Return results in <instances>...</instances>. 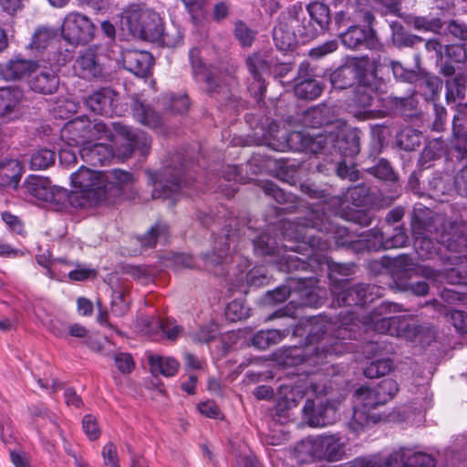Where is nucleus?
Segmentation results:
<instances>
[{
	"label": "nucleus",
	"instance_id": "f704fd0d",
	"mask_svg": "<svg viewBox=\"0 0 467 467\" xmlns=\"http://www.w3.org/2000/svg\"><path fill=\"white\" fill-rule=\"evenodd\" d=\"M30 88L39 93L52 94L58 87V78L52 70H45L30 80Z\"/></svg>",
	"mask_w": 467,
	"mask_h": 467
},
{
	"label": "nucleus",
	"instance_id": "338daca9",
	"mask_svg": "<svg viewBox=\"0 0 467 467\" xmlns=\"http://www.w3.org/2000/svg\"><path fill=\"white\" fill-rule=\"evenodd\" d=\"M189 99L185 94L170 97L169 107L174 112L183 113L189 109Z\"/></svg>",
	"mask_w": 467,
	"mask_h": 467
},
{
	"label": "nucleus",
	"instance_id": "6ab92c4d",
	"mask_svg": "<svg viewBox=\"0 0 467 467\" xmlns=\"http://www.w3.org/2000/svg\"><path fill=\"white\" fill-rule=\"evenodd\" d=\"M323 87L309 73V64L303 62L298 68L294 91L296 97L304 99H316L322 93Z\"/></svg>",
	"mask_w": 467,
	"mask_h": 467
},
{
	"label": "nucleus",
	"instance_id": "aec40b11",
	"mask_svg": "<svg viewBox=\"0 0 467 467\" xmlns=\"http://www.w3.org/2000/svg\"><path fill=\"white\" fill-rule=\"evenodd\" d=\"M336 411L330 405L320 403L315 405L314 400H307L303 408V417L312 427H322L335 420Z\"/></svg>",
	"mask_w": 467,
	"mask_h": 467
},
{
	"label": "nucleus",
	"instance_id": "bb28decb",
	"mask_svg": "<svg viewBox=\"0 0 467 467\" xmlns=\"http://www.w3.org/2000/svg\"><path fill=\"white\" fill-rule=\"evenodd\" d=\"M133 182L132 174L122 170H112L104 172L105 201L119 194L123 187L131 184Z\"/></svg>",
	"mask_w": 467,
	"mask_h": 467
},
{
	"label": "nucleus",
	"instance_id": "774afa93",
	"mask_svg": "<svg viewBox=\"0 0 467 467\" xmlns=\"http://www.w3.org/2000/svg\"><path fill=\"white\" fill-rule=\"evenodd\" d=\"M451 320L457 331L467 333V312L452 310L451 312Z\"/></svg>",
	"mask_w": 467,
	"mask_h": 467
},
{
	"label": "nucleus",
	"instance_id": "603ef678",
	"mask_svg": "<svg viewBox=\"0 0 467 467\" xmlns=\"http://www.w3.org/2000/svg\"><path fill=\"white\" fill-rule=\"evenodd\" d=\"M296 277H293L289 282V287L286 285L280 286L268 294L269 301L273 303H282L287 297L295 298L294 288L296 287Z\"/></svg>",
	"mask_w": 467,
	"mask_h": 467
},
{
	"label": "nucleus",
	"instance_id": "6e6d98bb",
	"mask_svg": "<svg viewBox=\"0 0 467 467\" xmlns=\"http://www.w3.org/2000/svg\"><path fill=\"white\" fill-rule=\"evenodd\" d=\"M102 458L106 467H119L118 450L114 443L108 442L103 447Z\"/></svg>",
	"mask_w": 467,
	"mask_h": 467
},
{
	"label": "nucleus",
	"instance_id": "49530a36",
	"mask_svg": "<svg viewBox=\"0 0 467 467\" xmlns=\"http://www.w3.org/2000/svg\"><path fill=\"white\" fill-rule=\"evenodd\" d=\"M373 389L383 404L389 401L399 390L397 382L392 379H382Z\"/></svg>",
	"mask_w": 467,
	"mask_h": 467
},
{
	"label": "nucleus",
	"instance_id": "864d4df0",
	"mask_svg": "<svg viewBox=\"0 0 467 467\" xmlns=\"http://www.w3.org/2000/svg\"><path fill=\"white\" fill-rule=\"evenodd\" d=\"M367 198L368 189L363 185L349 188L346 194L347 201L357 207L362 206L366 202Z\"/></svg>",
	"mask_w": 467,
	"mask_h": 467
},
{
	"label": "nucleus",
	"instance_id": "13d9d810",
	"mask_svg": "<svg viewBox=\"0 0 467 467\" xmlns=\"http://www.w3.org/2000/svg\"><path fill=\"white\" fill-rule=\"evenodd\" d=\"M217 329L214 326H208L199 328L192 334V338L196 343H208L215 338Z\"/></svg>",
	"mask_w": 467,
	"mask_h": 467
},
{
	"label": "nucleus",
	"instance_id": "09e8293b",
	"mask_svg": "<svg viewBox=\"0 0 467 467\" xmlns=\"http://www.w3.org/2000/svg\"><path fill=\"white\" fill-rule=\"evenodd\" d=\"M466 87L462 78H454L446 82V99L448 103L464 97Z\"/></svg>",
	"mask_w": 467,
	"mask_h": 467
},
{
	"label": "nucleus",
	"instance_id": "f3484780",
	"mask_svg": "<svg viewBox=\"0 0 467 467\" xmlns=\"http://www.w3.org/2000/svg\"><path fill=\"white\" fill-rule=\"evenodd\" d=\"M189 57L196 81L205 84L204 88L210 94L220 92L222 86L214 72V68L207 67L202 61L200 50L197 48L191 49Z\"/></svg>",
	"mask_w": 467,
	"mask_h": 467
},
{
	"label": "nucleus",
	"instance_id": "7c9ffc66",
	"mask_svg": "<svg viewBox=\"0 0 467 467\" xmlns=\"http://www.w3.org/2000/svg\"><path fill=\"white\" fill-rule=\"evenodd\" d=\"M132 113L141 124L152 129L161 126V118L150 105L144 104L139 99H133Z\"/></svg>",
	"mask_w": 467,
	"mask_h": 467
},
{
	"label": "nucleus",
	"instance_id": "c85d7f7f",
	"mask_svg": "<svg viewBox=\"0 0 467 467\" xmlns=\"http://www.w3.org/2000/svg\"><path fill=\"white\" fill-rule=\"evenodd\" d=\"M451 233L443 234L438 241L448 250L462 252L467 248V225L451 226Z\"/></svg>",
	"mask_w": 467,
	"mask_h": 467
},
{
	"label": "nucleus",
	"instance_id": "0eeeda50",
	"mask_svg": "<svg viewBox=\"0 0 467 467\" xmlns=\"http://www.w3.org/2000/svg\"><path fill=\"white\" fill-rule=\"evenodd\" d=\"M345 445L337 434L322 435L302 441L296 445V452L299 456L308 455L313 459L337 462L345 456Z\"/></svg>",
	"mask_w": 467,
	"mask_h": 467
},
{
	"label": "nucleus",
	"instance_id": "e2e57ef3",
	"mask_svg": "<svg viewBox=\"0 0 467 467\" xmlns=\"http://www.w3.org/2000/svg\"><path fill=\"white\" fill-rule=\"evenodd\" d=\"M129 309L128 303L121 292H114L111 301V312L115 316L121 317L126 314Z\"/></svg>",
	"mask_w": 467,
	"mask_h": 467
},
{
	"label": "nucleus",
	"instance_id": "69168bd1",
	"mask_svg": "<svg viewBox=\"0 0 467 467\" xmlns=\"http://www.w3.org/2000/svg\"><path fill=\"white\" fill-rule=\"evenodd\" d=\"M115 364L121 373H130L134 368L132 357L128 353H118L114 357Z\"/></svg>",
	"mask_w": 467,
	"mask_h": 467
},
{
	"label": "nucleus",
	"instance_id": "bf43d9fd",
	"mask_svg": "<svg viewBox=\"0 0 467 467\" xmlns=\"http://www.w3.org/2000/svg\"><path fill=\"white\" fill-rule=\"evenodd\" d=\"M266 195L272 196L277 202L283 203L290 198L282 189L273 182H265L262 186Z\"/></svg>",
	"mask_w": 467,
	"mask_h": 467
},
{
	"label": "nucleus",
	"instance_id": "0e129e2a",
	"mask_svg": "<svg viewBox=\"0 0 467 467\" xmlns=\"http://www.w3.org/2000/svg\"><path fill=\"white\" fill-rule=\"evenodd\" d=\"M2 12L5 13L11 18H14L23 8V0H0ZM13 19L9 24H13Z\"/></svg>",
	"mask_w": 467,
	"mask_h": 467
},
{
	"label": "nucleus",
	"instance_id": "37998d69",
	"mask_svg": "<svg viewBox=\"0 0 467 467\" xmlns=\"http://www.w3.org/2000/svg\"><path fill=\"white\" fill-rule=\"evenodd\" d=\"M55 36L56 33L52 29L45 26L38 27L32 36L29 47L36 50L45 49L54 41Z\"/></svg>",
	"mask_w": 467,
	"mask_h": 467
},
{
	"label": "nucleus",
	"instance_id": "4be33fe9",
	"mask_svg": "<svg viewBox=\"0 0 467 467\" xmlns=\"http://www.w3.org/2000/svg\"><path fill=\"white\" fill-rule=\"evenodd\" d=\"M121 57L125 69L139 77H145L153 62L149 52L135 49L124 50Z\"/></svg>",
	"mask_w": 467,
	"mask_h": 467
},
{
	"label": "nucleus",
	"instance_id": "79ce46f5",
	"mask_svg": "<svg viewBox=\"0 0 467 467\" xmlns=\"http://www.w3.org/2000/svg\"><path fill=\"white\" fill-rule=\"evenodd\" d=\"M422 134L412 128H405L398 136L397 142L404 150L410 151L418 148L421 143Z\"/></svg>",
	"mask_w": 467,
	"mask_h": 467
},
{
	"label": "nucleus",
	"instance_id": "a18cd8bd",
	"mask_svg": "<svg viewBox=\"0 0 467 467\" xmlns=\"http://www.w3.org/2000/svg\"><path fill=\"white\" fill-rule=\"evenodd\" d=\"M414 245L416 253L422 260L431 259L439 253L437 244L426 236L417 237Z\"/></svg>",
	"mask_w": 467,
	"mask_h": 467
},
{
	"label": "nucleus",
	"instance_id": "680f3d73",
	"mask_svg": "<svg viewBox=\"0 0 467 467\" xmlns=\"http://www.w3.org/2000/svg\"><path fill=\"white\" fill-rule=\"evenodd\" d=\"M84 432L89 440L95 441L100 435V430L98 427L96 419L91 415H86L82 421Z\"/></svg>",
	"mask_w": 467,
	"mask_h": 467
},
{
	"label": "nucleus",
	"instance_id": "9b49d317",
	"mask_svg": "<svg viewBox=\"0 0 467 467\" xmlns=\"http://www.w3.org/2000/svg\"><path fill=\"white\" fill-rule=\"evenodd\" d=\"M105 201V191L88 192L82 189H75L68 192L61 188L57 200V211L62 212L68 208H88Z\"/></svg>",
	"mask_w": 467,
	"mask_h": 467
},
{
	"label": "nucleus",
	"instance_id": "a211bd4d",
	"mask_svg": "<svg viewBox=\"0 0 467 467\" xmlns=\"http://www.w3.org/2000/svg\"><path fill=\"white\" fill-rule=\"evenodd\" d=\"M97 46H91L79 51L73 68L75 73L86 79H92L101 77L102 67L98 60Z\"/></svg>",
	"mask_w": 467,
	"mask_h": 467
},
{
	"label": "nucleus",
	"instance_id": "c756f323",
	"mask_svg": "<svg viewBox=\"0 0 467 467\" xmlns=\"http://www.w3.org/2000/svg\"><path fill=\"white\" fill-rule=\"evenodd\" d=\"M148 361L150 372L155 376L160 374L164 377H172L177 373L180 366L173 358L155 354H149Z\"/></svg>",
	"mask_w": 467,
	"mask_h": 467
},
{
	"label": "nucleus",
	"instance_id": "58836bf2",
	"mask_svg": "<svg viewBox=\"0 0 467 467\" xmlns=\"http://www.w3.org/2000/svg\"><path fill=\"white\" fill-rule=\"evenodd\" d=\"M354 403L357 407H360L368 411L370 409H375L378 406L383 405L379 400V396L376 394L373 387L361 386L354 394Z\"/></svg>",
	"mask_w": 467,
	"mask_h": 467
},
{
	"label": "nucleus",
	"instance_id": "052dcab7",
	"mask_svg": "<svg viewBox=\"0 0 467 467\" xmlns=\"http://www.w3.org/2000/svg\"><path fill=\"white\" fill-rule=\"evenodd\" d=\"M370 173L382 180H391L393 171L389 162L386 160H380L377 165L369 169Z\"/></svg>",
	"mask_w": 467,
	"mask_h": 467
},
{
	"label": "nucleus",
	"instance_id": "f8f14e48",
	"mask_svg": "<svg viewBox=\"0 0 467 467\" xmlns=\"http://www.w3.org/2000/svg\"><path fill=\"white\" fill-rule=\"evenodd\" d=\"M420 275L434 282L442 283L445 281L451 285H460L458 290L445 289L442 291L441 296L448 302L462 300L460 296H467V287L462 285L465 283L463 281L464 277L454 268L446 273H441L431 267L423 266L420 268Z\"/></svg>",
	"mask_w": 467,
	"mask_h": 467
},
{
	"label": "nucleus",
	"instance_id": "6e6552de",
	"mask_svg": "<svg viewBox=\"0 0 467 467\" xmlns=\"http://www.w3.org/2000/svg\"><path fill=\"white\" fill-rule=\"evenodd\" d=\"M96 26L91 19L78 12L67 14L62 24L61 35L71 45H86L95 36Z\"/></svg>",
	"mask_w": 467,
	"mask_h": 467
},
{
	"label": "nucleus",
	"instance_id": "a19ab883",
	"mask_svg": "<svg viewBox=\"0 0 467 467\" xmlns=\"http://www.w3.org/2000/svg\"><path fill=\"white\" fill-rule=\"evenodd\" d=\"M329 109L325 107H315L305 111L302 123L305 127L317 128L329 122Z\"/></svg>",
	"mask_w": 467,
	"mask_h": 467
},
{
	"label": "nucleus",
	"instance_id": "b1692460",
	"mask_svg": "<svg viewBox=\"0 0 467 467\" xmlns=\"http://www.w3.org/2000/svg\"><path fill=\"white\" fill-rule=\"evenodd\" d=\"M235 234L232 230H226L224 237H220L215 242V251L211 254L203 255V262L208 271H213L214 274H219L214 268L218 265H223L227 262L230 254V245L234 242Z\"/></svg>",
	"mask_w": 467,
	"mask_h": 467
},
{
	"label": "nucleus",
	"instance_id": "20e7f679",
	"mask_svg": "<svg viewBox=\"0 0 467 467\" xmlns=\"http://www.w3.org/2000/svg\"><path fill=\"white\" fill-rule=\"evenodd\" d=\"M111 127L112 130L101 121L91 122L87 117H79L67 121L61 129L60 136L69 146L81 147L89 140H113L115 136H119L125 140V150L121 152L124 159L130 158L135 150L143 156L149 152L151 140L145 132H135L119 122H112Z\"/></svg>",
	"mask_w": 467,
	"mask_h": 467
},
{
	"label": "nucleus",
	"instance_id": "5701e85b",
	"mask_svg": "<svg viewBox=\"0 0 467 467\" xmlns=\"http://www.w3.org/2000/svg\"><path fill=\"white\" fill-rule=\"evenodd\" d=\"M272 62L273 58L265 53H256L247 58L246 64L254 80L251 88H257L260 95L265 90L263 76L270 73Z\"/></svg>",
	"mask_w": 467,
	"mask_h": 467
},
{
	"label": "nucleus",
	"instance_id": "39448f33",
	"mask_svg": "<svg viewBox=\"0 0 467 467\" xmlns=\"http://www.w3.org/2000/svg\"><path fill=\"white\" fill-rule=\"evenodd\" d=\"M288 22L297 23V35L302 42L313 39L322 33L313 20L306 17L302 6L295 5L281 13L273 30L275 46L283 51L289 50L296 45V33L288 28Z\"/></svg>",
	"mask_w": 467,
	"mask_h": 467
},
{
	"label": "nucleus",
	"instance_id": "5fc2aeb1",
	"mask_svg": "<svg viewBox=\"0 0 467 467\" xmlns=\"http://www.w3.org/2000/svg\"><path fill=\"white\" fill-rule=\"evenodd\" d=\"M226 317L231 321H237L248 317V309L240 302L229 303L225 309Z\"/></svg>",
	"mask_w": 467,
	"mask_h": 467
},
{
	"label": "nucleus",
	"instance_id": "ea45409f",
	"mask_svg": "<svg viewBox=\"0 0 467 467\" xmlns=\"http://www.w3.org/2000/svg\"><path fill=\"white\" fill-rule=\"evenodd\" d=\"M168 234V226L164 223H156L150 231L138 237V241L145 249L152 248L158 242H166Z\"/></svg>",
	"mask_w": 467,
	"mask_h": 467
},
{
	"label": "nucleus",
	"instance_id": "ddd939ff",
	"mask_svg": "<svg viewBox=\"0 0 467 467\" xmlns=\"http://www.w3.org/2000/svg\"><path fill=\"white\" fill-rule=\"evenodd\" d=\"M385 464L386 467H435V461L427 453L402 447L393 451Z\"/></svg>",
	"mask_w": 467,
	"mask_h": 467
},
{
	"label": "nucleus",
	"instance_id": "1a4fd4ad",
	"mask_svg": "<svg viewBox=\"0 0 467 467\" xmlns=\"http://www.w3.org/2000/svg\"><path fill=\"white\" fill-rule=\"evenodd\" d=\"M185 171L180 168L179 171L173 174L170 169H165L163 174L149 171L147 172L148 180L152 185V198L153 199H171L173 195L177 194L188 183L185 176Z\"/></svg>",
	"mask_w": 467,
	"mask_h": 467
},
{
	"label": "nucleus",
	"instance_id": "2eb2a0df",
	"mask_svg": "<svg viewBox=\"0 0 467 467\" xmlns=\"http://www.w3.org/2000/svg\"><path fill=\"white\" fill-rule=\"evenodd\" d=\"M317 280L315 277L298 276L294 288L295 298L291 304L299 306L317 307L322 304L323 296L316 287Z\"/></svg>",
	"mask_w": 467,
	"mask_h": 467
},
{
	"label": "nucleus",
	"instance_id": "3c124183",
	"mask_svg": "<svg viewBox=\"0 0 467 467\" xmlns=\"http://www.w3.org/2000/svg\"><path fill=\"white\" fill-rule=\"evenodd\" d=\"M397 287L405 292H410L415 296H425L429 291V285L424 281L409 282L400 279L396 282Z\"/></svg>",
	"mask_w": 467,
	"mask_h": 467
},
{
	"label": "nucleus",
	"instance_id": "de8ad7c7",
	"mask_svg": "<svg viewBox=\"0 0 467 467\" xmlns=\"http://www.w3.org/2000/svg\"><path fill=\"white\" fill-rule=\"evenodd\" d=\"M392 368V361L389 358L373 360L364 368V375L367 378L374 379L386 375Z\"/></svg>",
	"mask_w": 467,
	"mask_h": 467
},
{
	"label": "nucleus",
	"instance_id": "dca6fc26",
	"mask_svg": "<svg viewBox=\"0 0 467 467\" xmlns=\"http://www.w3.org/2000/svg\"><path fill=\"white\" fill-rule=\"evenodd\" d=\"M118 94L109 88H103L88 96L87 107L96 114L111 117L118 114Z\"/></svg>",
	"mask_w": 467,
	"mask_h": 467
},
{
	"label": "nucleus",
	"instance_id": "c9c22d12",
	"mask_svg": "<svg viewBox=\"0 0 467 467\" xmlns=\"http://www.w3.org/2000/svg\"><path fill=\"white\" fill-rule=\"evenodd\" d=\"M372 33L371 28L353 26H349L345 33L340 34V38L345 47L355 49L363 45Z\"/></svg>",
	"mask_w": 467,
	"mask_h": 467
},
{
	"label": "nucleus",
	"instance_id": "72a5a7b5",
	"mask_svg": "<svg viewBox=\"0 0 467 467\" xmlns=\"http://www.w3.org/2000/svg\"><path fill=\"white\" fill-rule=\"evenodd\" d=\"M358 78V69L355 64L349 63L337 68L331 74L330 79L334 88L344 89L351 87Z\"/></svg>",
	"mask_w": 467,
	"mask_h": 467
},
{
	"label": "nucleus",
	"instance_id": "412c9836",
	"mask_svg": "<svg viewBox=\"0 0 467 467\" xmlns=\"http://www.w3.org/2000/svg\"><path fill=\"white\" fill-rule=\"evenodd\" d=\"M22 99L20 89L0 88V117L8 120L18 119L22 114Z\"/></svg>",
	"mask_w": 467,
	"mask_h": 467
},
{
	"label": "nucleus",
	"instance_id": "423d86ee",
	"mask_svg": "<svg viewBox=\"0 0 467 467\" xmlns=\"http://www.w3.org/2000/svg\"><path fill=\"white\" fill-rule=\"evenodd\" d=\"M121 25L139 38L154 42L163 36V26L158 13L139 5L129 6L122 14Z\"/></svg>",
	"mask_w": 467,
	"mask_h": 467
},
{
	"label": "nucleus",
	"instance_id": "8fccbe9b",
	"mask_svg": "<svg viewBox=\"0 0 467 467\" xmlns=\"http://www.w3.org/2000/svg\"><path fill=\"white\" fill-rule=\"evenodd\" d=\"M234 32L235 38L243 47H250L253 44L255 34L244 22H235Z\"/></svg>",
	"mask_w": 467,
	"mask_h": 467
},
{
	"label": "nucleus",
	"instance_id": "9d476101",
	"mask_svg": "<svg viewBox=\"0 0 467 467\" xmlns=\"http://www.w3.org/2000/svg\"><path fill=\"white\" fill-rule=\"evenodd\" d=\"M374 286L358 284L348 286L347 281H338L332 285L331 293L338 306L361 307L373 300Z\"/></svg>",
	"mask_w": 467,
	"mask_h": 467
},
{
	"label": "nucleus",
	"instance_id": "4d7b16f0",
	"mask_svg": "<svg viewBox=\"0 0 467 467\" xmlns=\"http://www.w3.org/2000/svg\"><path fill=\"white\" fill-rule=\"evenodd\" d=\"M187 8L188 12L192 15L195 23L200 22L204 17L203 7L205 5L204 0H182Z\"/></svg>",
	"mask_w": 467,
	"mask_h": 467
},
{
	"label": "nucleus",
	"instance_id": "c03bdc74",
	"mask_svg": "<svg viewBox=\"0 0 467 467\" xmlns=\"http://www.w3.org/2000/svg\"><path fill=\"white\" fill-rule=\"evenodd\" d=\"M56 154L48 149H40L36 150L30 159V168L32 170H45L55 162Z\"/></svg>",
	"mask_w": 467,
	"mask_h": 467
},
{
	"label": "nucleus",
	"instance_id": "a878e982",
	"mask_svg": "<svg viewBox=\"0 0 467 467\" xmlns=\"http://www.w3.org/2000/svg\"><path fill=\"white\" fill-rule=\"evenodd\" d=\"M78 152L84 161L93 166L104 165L113 157L109 145L104 142L92 143V140L81 147Z\"/></svg>",
	"mask_w": 467,
	"mask_h": 467
},
{
	"label": "nucleus",
	"instance_id": "473e14b6",
	"mask_svg": "<svg viewBox=\"0 0 467 467\" xmlns=\"http://www.w3.org/2000/svg\"><path fill=\"white\" fill-rule=\"evenodd\" d=\"M380 420L379 415L369 413L360 407L354 405L353 415L348 423V429L355 434H359L368 428L371 424H375Z\"/></svg>",
	"mask_w": 467,
	"mask_h": 467
},
{
	"label": "nucleus",
	"instance_id": "7ed1b4c3",
	"mask_svg": "<svg viewBox=\"0 0 467 467\" xmlns=\"http://www.w3.org/2000/svg\"><path fill=\"white\" fill-rule=\"evenodd\" d=\"M282 140L272 139L270 147L278 151L287 150L310 151L312 153L337 152L345 157H354L359 152V134L355 129L327 127L323 132L292 131L284 132Z\"/></svg>",
	"mask_w": 467,
	"mask_h": 467
},
{
	"label": "nucleus",
	"instance_id": "4468645a",
	"mask_svg": "<svg viewBox=\"0 0 467 467\" xmlns=\"http://www.w3.org/2000/svg\"><path fill=\"white\" fill-rule=\"evenodd\" d=\"M25 187L31 196L57 211V200L61 187L53 185L47 178L40 176H29L25 182Z\"/></svg>",
	"mask_w": 467,
	"mask_h": 467
},
{
	"label": "nucleus",
	"instance_id": "393cba45",
	"mask_svg": "<svg viewBox=\"0 0 467 467\" xmlns=\"http://www.w3.org/2000/svg\"><path fill=\"white\" fill-rule=\"evenodd\" d=\"M71 183L75 189H82L88 192L103 190L104 172L92 171L81 166L71 175Z\"/></svg>",
	"mask_w": 467,
	"mask_h": 467
},
{
	"label": "nucleus",
	"instance_id": "f03ea898",
	"mask_svg": "<svg viewBox=\"0 0 467 467\" xmlns=\"http://www.w3.org/2000/svg\"><path fill=\"white\" fill-rule=\"evenodd\" d=\"M400 311V306L390 302L381 303L369 314L362 316V319H359L358 313L348 311L340 320L335 337L327 336L326 325L319 323L316 318H311L310 322L315 321V327L309 335L313 340L317 338V346L313 349L310 346L307 347L305 354L307 356L306 361L319 364L327 356L342 354L346 349L342 340L357 338L361 327H364L366 331L372 329L379 334L404 337L421 344H428L434 338L435 333L432 329H428L429 336L425 338L423 327L410 324L403 316L391 315Z\"/></svg>",
	"mask_w": 467,
	"mask_h": 467
},
{
	"label": "nucleus",
	"instance_id": "4c0bfd02",
	"mask_svg": "<svg viewBox=\"0 0 467 467\" xmlns=\"http://www.w3.org/2000/svg\"><path fill=\"white\" fill-rule=\"evenodd\" d=\"M306 10L308 16L317 26V28L324 33L331 20L329 7L323 3L313 2L307 5Z\"/></svg>",
	"mask_w": 467,
	"mask_h": 467
},
{
	"label": "nucleus",
	"instance_id": "e433bc0d",
	"mask_svg": "<svg viewBox=\"0 0 467 467\" xmlns=\"http://www.w3.org/2000/svg\"><path fill=\"white\" fill-rule=\"evenodd\" d=\"M289 334L288 329L260 330L253 337V345L259 349H266L280 343Z\"/></svg>",
	"mask_w": 467,
	"mask_h": 467
},
{
	"label": "nucleus",
	"instance_id": "2f4dec72",
	"mask_svg": "<svg viewBox=\"0 0 467 467\" xmlns=\"http://www.w3.org/2000/svg\"><path fill=\"white\" fill-rule=\"evenodd\" d=\"M36 67V64L32 60L16 58L8 61L2 69V73L6 79H20L28 76Z\"/></svg>",
	"mask_w": 467,
	"mask_h": 467
},
{
	"label": "nucleus",
	"instance_id": "f257e3e1",
	"mask_svg": "<svg viewBox=\"0 0 467 467\" xmlns=\"http://www.w3.org/2000/svg\"><path fill=\"white\" fill-rule=\"evenodd\" d=\"M285 244L277 247L275 241L268 234H263L254 241V251L262 255L277 254L281 271L306 270L313 264H327L332 272L345 274L343 265H330L323 254L331 246V239L336 245L347 247L354 252L365 250L379 251L403 247L408 237L401 228H395V234L385 239L379 229L362 233L358 238L346 227L338 226L330 221L324 207L317 206L307 212L304 219L296 222H285L283 224Z\"/></svg>",
	"mask_w": 467,
	"mask_h": 467
},
{
	"label": "nucleus",
	"instance_id": "cd10ccee",
	"mask_svg": "<svg viewBox=\"0 0 467 467\" xmlns=\"http://www.w3.org/2000/svg\"><path fill=\"white\" fill-rule=\"evenodd\" d=\"M23 173L21 162L15 159L0 161V187L17 188Z\"/></svg>",
	"mask_w": 467,
	"mask_h": 467
}]
</instances>
